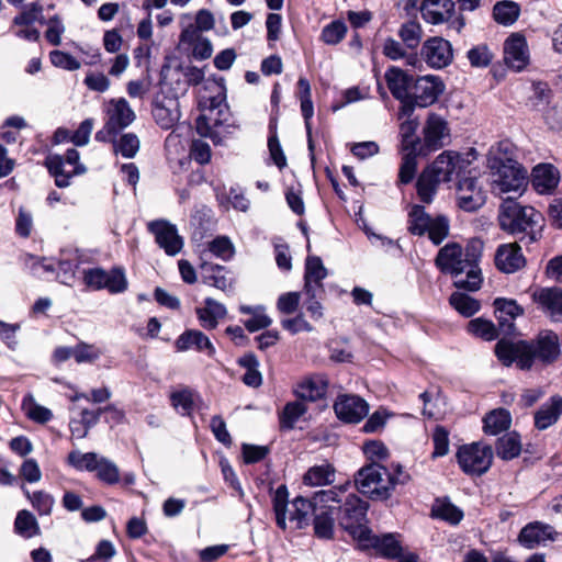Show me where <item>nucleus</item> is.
Segmentation results:
<instances>
[{
    "label": "nucleus",
    "instance_id": "nucleus-59",
    "mask_svg": "<svg viewBox=\"0 0 562 562\" xmlns=\"http://www.w3.org/2000/svg\"><path fill=\"white\" fill-rule=\"evenodd\" d=\"M189 156L191 160L203 166L211 161V147L206 138L193 136Z\"/></svg>",
    "mask_w": 562,
    "mask_h": 562
},
{
    "label": "nucleus",
    "instance_id": "nucleus-37",
    "mask_svg": "<svg viewBox=\"0 0 562 562\" xmlns=\"http://www.w3.org/2000/svg\"><path fill=\"white\" fill-rule=\"evenodd\" d=\"M211 342L202 331L195 329H189L182 333L175 342V348L178 352H184L188 350L202 351L209 348Z\"/></svg>",
    "mask_w": 562,
    "mask_h": 562
},
{
    "label": "nucleus",
    "instance_id": "nucleus-24",
    "mask_svg": "<svg viewBox=\"0 0 562 562\" xmlns=\"http://www.w3.org/2000/svg\"><path fill=\"white\" fill-rule=\"evenodd\" d=\"M45 167L55 178V184L58 188H67L70 186V179L86 172L85 166H76L70 168L65 164L64 157L57 154H50L46 157Z\"/></svg>",
    "mask_w": 562,
    "mask_h": 562
},
{
    "label": "nucleus",
    "instance_id": "nucleus-55",
    "mask_svg": "<svg viewBox=\"0 0 562 562\" xmlns=\"http://www.w3.org/2000/svg\"><path fill=\"white\" fill-rule=\"evenodd\" d=\"M97 473V477L106 484H116L120 481V470L117 465L103 457H100L94 471Z\"/></svg>",
    "mask_w": 562,
    "mask_h": 562
},
{
    "label": "nucleus",
    "instance_id": "nucleus-47",
    "mask_svg": "<svg viewBox=\"0 0 562 562\" xmlns=\"http://www.w3.org/2000/svg\"><path fill=\"white\" fill-rule=\"evenodd\" d=\"M15 532L24 538H32L40 535L41 529L35 516L26 510H20L14 521Z\"/></svg>",
    "mask_w": 562,
    "mask_h": 562
},
{
    "label": "nucleus",
    "instance_id": "nucleus-56",
    "mask_svg": "<svg viewBox=\"0 0 562 562\" xmlns=\"http://www.w3.org/2000/svg\"><path fill=\"white\" fill-rule=\"evenodd\" d=\"M220 467H221L223 479H224L225 483L232 490V495L237 496L240 501H244L245 492L243 490V486L240 484V481H239L237 474L235 473V471L232 468L228 460L225 458H222L220 460Z\"/></svg>",
    "mask_w": 562,
    "mask_h": 562
},
{
    "label": "nucleus",
    "instance_id": "nucleus-52",
    "mask_svg": "<svg viewBox=\"0 0 562 562\" xmlns=\"http://www.w3.org/2000/svg\"><path fill=\"white\" fill-rule=\"evenodd\" d=\"M431 513L434 517L448 521L451 525L459 524L463 518L462 510L448 499H437Z\"/></svg>",
    "mask_w": 562,
    "mask_h": 562
},
{
    "label": "nucleus",
    "instance_id": "nucleus-42",
    "mask_svg": "<svg viewBox=\"0 0 562 562\" xmlns=\"http://www.w3.org/2000/svg\"><path fill=\"white\" fill-rule=\"evenodd\" d=\"M292 510L289 520L295 522L297 529H303L308 525V514L314 512V503L312 499L297 496L292 502Z\"/></svg>",
    "mask_w": 562,
    "mask_h": 562
},
{
    "label": "nucleus",
    "instance_id": "nucleus-63",
    "mask_svg": "<svg viewBox=\"0 0 562 562\" xmlns=\"http://www.w3.org/2000/svg\"><path fill=\"white\" fill-rule=\"evenodd\" d=\"M468 59L471 66L483 68L491 64L493 54L486 45H477L468 52Z\"/></svg>",
    "mask_w": 562,
    "mask_h": 562
},
{
    "label": "nucleus",
    "instance_id": "nucleus-46",
    "mask_svg": "<svg viewBox=\"0 0 562 562\" xmlns=\"http://www.w3.org/2000/svg\"><path fill=\"white\" fill-rule=\"evenodd\" d=\"M297 87L302 116L304 119L305 128L307 132H310L311 119L314 115V106L311 95V85L306 78L300 77L297 80Z\"/></svg>",
    "mask_w": 562,
    "mask_h": 562
},
{
    "label": "nucleus",
    "instance_id": "nucleus-26",
    "mask_svg": "<svg viewBox=\"0 0 562 562\" xmlns=\"http://www.w3.org/2000/svg\"><path fill=\"white\" fill-rule=\"evenodd\" d=\"M531 297L553 319L562 316V289L538 288L533 290Z\"/></svg>",
    "mask_w": 562,
    "mask_h": 562
},
{
    "label": "nucleus",
    "instance_id": "nucleus-57",
    "mask_svg": "<svg viewBox=\"0 0 562 562\" xmlns=\"http://www.w3.org/2000/svg\"><path fill=\"white\" fill-rule=\"evenodd\" d=\"M99 458L100 457L94 452L82 453L78 450H75L68 454L67 460L68 463L77 470L93 472Z\"/></svg>",
    "mask_w": 562,
    "mask_h": 562
},
{
    "label": "nucleus",
    "instance_id": "nucleus-40",
    "mask_svg": "<svg viewBox=\"0 0 562 562\" xmlns=\"http://www.w3.org/2000/svg\"><path fill=\"white\" fill-rule=\"evenodd\" d=\"M335 481V468L329 463H323L310 468L303 476V482L308 486L329 485Z\"/></svg>",
    "mask_w": 562,
    "mask_h": 562
},
{
    "label": "nucleus",
    "instance_id": "nucleus-29",
    "mask_svg": "<svg viewBox=\"0 0 562 562\" xmlns=\"http://www.w3.org/2000/svg\"><path fill=\"white\" fill-rule=\"evenodd\" d=\"M456 3L452 0H423L420 13L423 19L430 24H442L454 12Z\"/></svg>",
    "mask_w": 562,
    "mask_h": 562
},
{
    "label": "nucleus",
    "instance_id": "nucleus-22",
    "mask_svg": "<svg viewBox=\"0 0 562 562\" xmlns=\"http://www.w3.org/2000/svg\"><path fill=\"white\" fill-rule=\"evenodd\" d=\"M106 132L116 134L135 120V113L124 98L112 99L108 108Z\"/></svg>",
    "mask_w": 562,
    "mask_h": 562
},
{
    "label": "nucleus",
    "instance_id": "nucleus-51",
    "mask_svg": "<svg viewBox=\"0 0 562 562\" xmlns=\"http://www.w3.org/2000/svg\"><path fill=\"white\" fill-rule=\"evenodd\" d=\"M402 164L398 171V182L408 184L416 175L417 157L423 156L420 150H402Z\"/></svg>",
    "mask_w": 562,
    "mask_h": 562
},
{
    "label": "nucleus",
    "instance_id": "nucleus-10",
    "mask_svg": "<svg viewBox=\"0 0 562 562\" xmlns=\"http://www.w3.org/2000/svg\"><path fill=\"white\" fill-rule=\"evenodd\" d=\"M461 470L469 475H482L488 471L493 461L491 446L473 442L459 448L457 452Z\"/></svg>",
    "mask_w": 562,
    "mask_h": 562
},
{
    "label": "nucleus",
    "instance_id": "nucleus-62",
    "mask_svg": "<svg viewBox=\"0 0 562 562\" xmlns=\"http://www.w3.org/2000/svg\"><path fill=\"white\" fill-rule=\"evenodd\" d=\"M346 33L347 26L345 22L337 20L330 22L322 30L321 38L328 45H336L345 37Z\"/></svg>",
    "mask_w": 562,
    "mask_h": 562
},
{
    "label": "nucleus",
    "instance_id": "nucleus-58",
    "mask_svg": "<svg viewBox=\"0 0 562 562\" xmlns=\"http://www.w3.org/2000/svg\"><path fill=\"white\" fill-rule=\"evenodd\" d=\"M139 150V139L133 133L123 134L119 140L114 142V153L121 154L125 158H133Z\"/></svg>",
    "mask_w": 562,
    "mask_h": 562
},
{
    "label": "nucleus",
    "instance_id": "nucleus-19",
    "mask_svg": "<svg viewBox=\"0 0 562 562\" xmlns=\"http://www.w3.org/2000/svg\"><path fill=\"white\" fill-rule=\"evenodd\" d=\"M498 335L512 336L516 333L515 319L524 314V308L515 300L497 297L494 301Z\"/></svg>",
    "mask_w": 562,
    "mask_h": 562
},
{
    "label": "nucleus",
    "instance_id": "nucleus-60",
    "mask_svg": "<svg viewBox=\"0 0 562 562\" xmlns=\"http://www.w3.org/2000/svg\"><path fill=\"white\" fill-rule=\"evenodd\" d=\"M24 493L41 516L50 515L55 504V501L50 494L43 491H37L31 494L29 490H24Z\"/></svg>",
    "mask_w": 562,
    "mask_h": 562
},
{
    "label": "nucleus",
    "instance_id": "nucleus-4",
    "mask_svg": "<svg viewBox=\"0 0 562 562\" xmlns=\"http://www.w3.org/2000/svg\"><path fill=\"white\" fill-rule=\"evenodd\" d=\"M409 475L401 464L387 469L378 462L362 467L355 475V486L363 495L374 501H384L391 496L396 485L405 484Z\"/></svg>",
    "mask_w": 562,
    "mask_h": 562
},
{
    "label": "nucleus",
    "instance_id": "nucleus-61",
    "mask_svg": "<svg viewBox=\"0 0 562 562\" xmlns=\"http://www.w3.org/2000/svg\"><path fill=\"white\" fill-rule=\"evenodd\" d=\"M234 281V274L227 267L213 263V288L232 292Z\"/></svg>",
    "mask_w": 562,
    "mask_h": 562
},
{
    "label": "nucleus",
    "instance_id": "nucleus-1",
    "mask_svg": "<svg viewBox=\"0 0 562 562\" xmlns=\"http://www.w3.org/2000/svg\"><path fill=\"white\" fill-rule=\"evenodd\" d=\"M560 353V338L552 330L540 331L531 341L513 342L503 338L495 345V355L504 366L509 367L516 362L521 370H529L535 360L552 363Z\"/></svg>",
    "mask_w": 562,
    "mask_h": 562
},
{
    "label": "nucleus",
    "instance_id": "nucleus-7",
    "mask_svg": "<svg viewBox=\"0 0 562 562\" xmlns=\"http://www.w3.org/2000/svg\"><path fill=\"white\" fill-rule=\"evenodd\" d=\"M407 229L416 236L427 235L435 245H440L450 232V221L446 215H429L423 205L415 204L408 213Z\"/></svg>",
    "mask_w": 562,
    "mask_h": 562
},
{
    "label": "nucleus",
    "instance_id": "nucleus-48",
    "mask_svg": "<svg viewBox=\"0 0 562 562\" xmlns=\"http://www.w3.org/2000/svg\"><path fill=\"white\" fill-rule=\"evenodd\" d=\"M307 407L303 402L295 401L288 403L280 414V428L291 430L296 422L306 413Z\"/></svg>",
    "mask_w": 562,
    "mask_h": 562
},
{
    "label": "nucleus",
    "instance_id": "nucleus-53",
    "mask_svg": "<svg viewBox=\"0 0 562 562\" xmlns=\"http://www.w3.org/2000/svg\"><path fill=\"white\" fill-rule=\"evenodd\" d=\"M423 30L418 22L407 21L403 23L398 30V36L404 46L408 49L418 47L422 41Z\"/></svg>",
    "mask_w": 562,
    "mask_h": 562
},
{
    "label": "nucleus",
    "instance_id": "nucleus-31",
    "mask_svg": "<svg viewBox=\"0 0 562 562\" xmlns=\"http://www.w3.org/2000/svg\"><path fill=\"white\" fill-rule=\"evenodd\" d=\"M196 117L194 120V132L201 138L211 136L210 114L211 94L204 86L198 91Z\"/></svg>",
    "mask_w": 562,
    "mask_h": 562
},
{
    "label": "nucleus",
    "instance_id": "nucleus-41",
    "mask_svg": "<svg viewBox=\"0 0 562 562\" xmlns=\"http://www.w3.org/2000/svg\"><path fill=\"white\" fill-rule=\"evenodd\" d=\"M327 383L319 378H310L302 381L295 389L296 396L302 401L314 402L326 394Z\"/></svg>",
    "mask_w": 562,
    "mask_h": 562
},
{
    "label": "nucleus",
    "instance_id": "nucleus-23",
    "mask_svg": "<svg viewBox=\"0 0 562 562\" xmlns=\"http://www.w3.org/2000/svg\"><path fill=\"white\" fill-rule=\"evenodd\" d=\"M555 535L557 532L550 525L533 521L520 530L518 541L526 549H535L539 546H546L549 541H553Z\"/></svg>",
    "mask_w": 562,
    "mask_h": 562
},
{
    "label": "nucleus",
    "instance_id": "nucleus-33",
    "mask_svg": "<svg viewBox=\"0 0 562 562\" xmlns=\"http://www.w3.org/2000/svg\"><path fill=\"white\" fill-rule=\"evenodd\" d=\"M337 519L336 506H321L314 508V532L319 539H331L334 536L335 520Z\"/></svg>",
    "mask_w": 562,
    "mask_h": 562
},
{
    "label": "nucleus",
    "instance_id": "nucleus-13",
    "mask_svg": "<svg viewBox=\"0 0 562 562\" xmlns=\"http://www.w3.org/2000/svg\"><path fill=\"white\" fill-rule=\"evenodd\" d=\"M384 79L391 94L400 102L401 114H412V105L411 101H408V97L412 92L415 78L400 67L390 66L384 74Z\"/></svg>",
    "mask_w": 562,
    "mask_h": 562
},
{
    "label": "nucleus",
    "instance_id": "nucleus-5",
    "mask_svg": "<svg viewBox=\"0 0 562 562\" xmlns=\"http://www.w3.org/2000/svg\"><path fill=\"white\" fill-rule=\"evenodd\" d=\"M542 215L532 206H524L513 198H507L501 205L498 222L503 231L519 235L520 241L529 245L541 236Z\"/></svg>",
    "mask_w": 562,
    "mask_h": 562
},
{
    "label": "nucleus",
    "instance_id": "nucleus-8",
    "mask_svg": "<svg viewBox=\"0 0 562 562\" xmlns=\"http://www.w3.org/2000/svg\"><path fill=\"white\" fill-rule=\"evenodd\" d=\"M211 12L200 10L193 22L189 23L181 32L180 42L192 50L195 59H206L211 56L210 44Z\"/></svg>",
    "mask_w": 562,
    "mask_h": 562
},
{
    "label": "nucleus",
    "instance_id": "nucleus-50",
    "mask_svg": "<svg viewBox=\"0 0 562 562\" xmlns=\"http://www.w3.org/2000/svg\"><path fill=\"white\" fill-rule=\"evenodd\" d=\"M450 305L464 317H471L480 311L481 304L477 300L461 292H454L449 299Z\"/></svg>",
    "mask_w": 562,
    "mask_h": 562
},
{
    "label": "nucleus",
    "instance_id": "nucleus-64",
    "mask_svg": "<svg viewBox=\"0 0 562 562\" xmlns=\"http://www.w3.org/2000/svg\"><path fill=\"white\" fill-rule=\"evenodd\" d=\"M50 63L58 68L74 71L81 67L80 61H78L74 56L70 54L63 52V50H53L49 54Z\"/></svg>",
    "mask_w": 562,
    "mask_h": 562
},
{
    "label": "nucleus",
    "instance_id": "nucleus-20",
    "mask_svg": "<svg viewBox=\"0 0 562 562\" xmlns=\"http://www.w3.org/2000/svg\"><path fill=\"white\" fill-rule=\"evenodd\" d=\"M337 417L346 423L356 424L369 413V404L358 395H340L334 404Z\"/></svg>",
    "mask_w": 562,
    "mask_h": 562
},
{
    "label": "nucleus",
    "instance_id": "nucleus-17",
    "mask_svg": "<svg viewBox=\"0 0 562 562\" xmlns=\"http://www.w3.org/2000/svg\"><path fill=\"white\" fill-rule=\"evenodd\" d=\"M423 60L431 68L441 69L453 59L452 45L443 37L435 36L426 40L420 49Z\"/></svg>",
    "mask_w": 562,
    "mask_h": 562
},
{
    "label": "nucleus",
    "instance_id": "nucleus-25",
    "mask_svg": "<svg viewBox=\"0 0 562 562\" xmlns=\"http://www.w3.org/2000/svg\"><path fill=\"white\" fill-rule=\"evenodd\" d=\"M359 544L366 549H375L381 553V555L389 559L398 558L402 553L400 541L394 535L386 533L383 536H376L372 533L371 529L368 531V536H364Z\"/></svg>",
    "mask_w": 562,
    "mask_h": 562
},
{
    "label": "nucleus",
    "instance_id": "nucleus-36",
    "mask_svg": "<svg viewBox=\"0 0 562 562\" xmlns=\"http://www.w3.org/2000/svg\"><path fill=\"white\" fill-rule=\"evenodd\" d=\"M496 456L504 461L513 460L522 451L520 435L516 431H509L499 437L495 445Z\"/></svg>",
    "mask_w": 562,
    "mask_h": 562
},
{
    "label": "nucleus",
    "instance_id": "nucleus-43",
    "mask_svg": "<svg viewBox=\"0 0 562 562\" xmlns=\"http://www.w3.org/2000/svg\"><path fill=\"white\" fill-rule=\"evenodd\" d=\"M289 506V492L285 485H280L272 495V507L276 515L277 526L286 529V513Z\"/></svg>",
    "mask_w": 562,
    "mask_h": 562
},
{
    "label": "nucleus",
    "instance_id": "nucleus-35",
    "mask_svg": "<svg viewBox=\"0 0 562 562\" xmlns=\"http://www.w3.org/2000/svg\"><path fill=\"white\" fill-rule=\"evenodd\" d=\"M510 425L512 415L506 408L493 409L483 418V430L490 436H497L508 430Z\"/></svg>",
    "mask_w": 562,
    "mask_h": 562
},
{
    "label": "nucleus",
    "instance_id": "nucleus-11",
    "mask_svg": "<svg viewBox=\"0 0 562 562\" xmlns=\"http://www.w3.org/2000/svg\"><path fill=\"white\" fill-rule=\"evenodd\" d=\"M443 80L436 75H426L415 78L412 92L408 97L412 105V114L416 108H427L435 104L445 92Z\"/></svg>",
    "mask_w": 562,
    "mask_h": 562
},
{
    "label": "nucleus",
    "instance_id": "nucleus-27",
    "mask_svg": "<svg viewBox=\"0 0 562 562\" xmlns=\"http://www.w3.org/2000/svg\"><path fill=\"white\" fill-rule=\"evenodd\" d=\"M328 276L323 260L318 256H307L304 269L303 293H314V291H324L323 281Z\"/></svg>",
    "mask_w": 562,
    "mask_h": 562
},
{
    "label": "nucleus",
    "instance_id": "nucleus-16",
    "mask_svg": "<svg viewBox=\"0 0 562 562\" xmlns=\"http://www.w3.org/2000/svg\"><path fill=\"white\" fill-rule=\"evenodd\" d=\"M148 231L155 236L157 245L168 256H177L183 248V238L179 235L177 226L166 220H156L148 223Z\"/></svg>",
    "mask_w": 562,
    "mask_h": 562
},
{
    "label": "nucleus",
    "instance_id": "nucleus-9",
    "mask_svg": "<svg viewBox=\"0 0 562 562\" xmlns=\"http://www.w3.org/2000/svg\"><path fill=\"white\" fill-rule=\"evenodd\" d=\"M213 82H215L220 89L217 95H213V146H220L225 145L226 140L237 133L239 125L236 123L228 104L225 102L223 85L215 81L214 78Z\"/></svg>",
    "mask_w": 562,
    "mask_h": 562
},
{
    "label": "nucleus",
    "instance_id": "nucleus-30",
    "mask_svg": "<svg viewBox=\"0 0 562 562\" xmlns=\"http://www.w3.org/2000/svg\"><path fill=\"white\" fill-rule=\"evenodd\" d=\"M525 262L521 248L517 243L501 245L496 250L495 265L505 273H513L519 270L525 266Z\"/></svg>",
    "mask_w": 562,
    "mask_h": 562
},
{
    "label": "nucleus",
    "instance_id": "nucleus-38",
    "mask_svg": "<svg viewBox=\"0 0 562 562\" xmlns=\"http://www.w3.org/2000/svg\"><path fill=\"white\" fill-rule=\"evenodd\" d=\"M351 487L352 485L347 482L346 484L334 486L329 490H322L316 492L312 498L314 508H319L321 506L341 505L345 501V497L348 495L347 492Z\"/></svg>",
    "mask_w": 562,
    "mask_h": 562
},
{
    "label": "nucleus",
    "instance_id": "nucleus-12",
    "mask_svg": "<svg viewBox=\"0 0 562 562\" xmlns=\"http://www.w3.org/2000/svg\"><path fill=\"white\" fill-rule=\"evenodd\" d=\"M469 165V161L459 153L446 150L425 169L438 181L451 182L465 175Z\"/></svg>",
    "mask_w": 562,
    "mask_h": 562
},
{
    "label": "nucleus",
    "instance_id": "nucleus-18",
    "mask_svg": "<svg viewBox=\"0 0 562 562\" xmlns=\"http://www.w3.org/2000/svg\"><path fill=\"white\" fill-rule=\"evenodd\" d=\"M458 205L465 212H474L485 203V195L475 177L459 178L457 183Z\"/></svg>",
    "mask_w": 562,
    "mask_h": 562
},
{
    "label": "nucleus",
    "instance_id": "nucleus-45",
    "mask_svg": "<svg viewBox=\"0 0 562 562\" xmlns=\"http://www.w3.org/2000/svg\"><path fill=\"white\" fill-rule=\"evenodd\" d=\"M439 183L440 181L424 169L416 181V191L420 202L425 204L431 203Z\"/></svg>",
    "mask_w": 562,
    "mask_h": 562
},
{
    "label": "nucleus",
    "instance_id": "nucleus-44",
    "mask_svg": "<svg viewBox=\"0 0 562 562\" xmlns=\"http://www.w3.org/2000/svg\"><path fill=\"white\" fill-rule=\"evenodd\" d=\"M519 14V4L510 0L498 1L493 8V16L495 21L503 25L514 24Z\"/></svg>",
    "mask_w": 562,
    "mask_h": 562
},
{
    "label": "nucleus",
    "instance_id": "nucleus-34",
    "mask_svg": "<svg viewBox=\"0 0 562 562\" xmlns=\"http://www.w3.org/2000/svg\"><path fill=\"white\" fill-rule=\"evenodd\" d=\"M412 116L413 114L402 115L401 108L398 109V119L403 120L400 125L401 150H422V140L415 137L419 123Z\"/></svg>",
    "mask_w": 562,
    "mask_h": 562
},
{
    "label": "nucleus",
    "instance_id": "nucleus-21",
    "mask_svg": "<svg viewBox=\"0 0 562 562\" xmlns=\"http://www.w3.org/2000/svg\"><path fill=\"white\" fill-rule=\"evenodd\" d=\"M504 61L516 70H522L529 63V50L524 35L512 34L504 43Z\"/></svg>",
    "mask_w": 562,
    "mask_h": 562
},
{
    "label": "nucleus",
    "instance_id": "nucleus-15",
    "mask_svg": "<svg viewBox=\"0 0 562 562\" xmlns=\"http://www.w3.org/2000/svg\"><path fill=\"white\" fill-rule=\"evenodd\" d=\"M423 136L422 155L442 148L450 137L448 122L435 112L429 113L423 127Z\"/></svg>",
    "mask_w": 562,
    "mask_h": 562
},
{
    "label": "nucleus",
    "instance_id": "nucleus-32",
    "mask_svg": "<svg viewBox=\"0 0 562 562\" xmlns=\"http://www.w3.org/2000/svg\"><path fill=\"white\" fill-rule=\"evenodd\" d=\"M562 415V396L553 395L535 413V427L546 430L554 425Z\"/></svg>",
    "mask_w": 562,
    "mask_h": 562
},
{
    "label": "nucleus",
    "instance_id": "nucleus-54",
    "mask_svg": "<svg viewBox=\"0 0 562 562\" xmlns=\"http://www.w3.org/2000/svg\"><path fill=\"white\" fill-rule=\"evenodd\" d=\"M468 330L472 335L486 341L494 340L498 337V330L494 323L481 317L470 321L468 324Z\"/></svg>",
    "mask_w": 562,
    "mask_h": 562
},
{
    "label": "nucleus",
    "instance_id": "nucleus-49",
    "mask_svg": "<svg viewBox=\"0 0 562 562\" xmlns=\"http://www.w3.org/2000/svg\"><path fill=\"white\" fill-rule=\"evenodd\" d=\"M22 409L30 419L40 424H45L53 418L52 411L37 404L31 394L24 396L22 401Z\"/></svg>",
    "mask_w": 562,
    "mask_h": 562
},
{
    "label": "nucleus",
    "instance_id": "nucleus-28",
    "mask_svg": "<svg viewBox=\"0 0 562 562\" xmlns=\"http://www.w3.org/2000/svg\"><path fill=\"white\" fill-rule=\"evenodd\" d=\"M560 182V172L551 164H539L531 171V184L540 194L551 193Z\"/></svg>",
    "mask_w": 562,
    "mask_h": 562
},
{
    "label": "nucleus",
    "instance_id": "nucleus-2",
    "mask_svg": "<svg viewBox=\"0 0 562 562\" xmlns=\"http://www.w3.org/2000/svg\"><path fill=\"white\" fill-rule=\"evenodd\" d=\"M481 247L476 243L469 245L463 251L458 243H448L439 249L435 265L446 274L454 278L453 285L458 289L476 291L482 283L481 269L477 261Z\"/></svg>",
    "mask_w": 562,
    "mask_h": 562
},
{
    "label": "nucleus",
    "instance_id": "nucleus-14",
    "mask_svg": "<svg viewBox=\"0 0 562 562\" xmlns=\"http://www.w3.org/2000/svg\"><path fill=\"white\" fill-rule=\"evenodd\" d=\"M83 281L87 286L93 290L106 289L110 293H122L127 289L125 272L119 267L110 271L102 268L85 270Z\"/></svg>",
    "mask_w": 562,
    "mask_h": 562
},
{
    "label": "nucleus",
    "instance_id": "nucleus-3",
    "mask_svg": "<svg viewBox=\"0 0 562 562\" xmlns=\"http://www.w3.org/2000/svg\"><path fill=\"white\" fill-rule=\"evenodd\" d=\"M487 167L492 175V191L495 194L517 193L520 195L528 184V171L515 158L514 146L502 140L492 146L487 154Z\"/></svg>",
    "mask_w": 562,
    "mask_h": 562
},
{
    "label": "nucleus",
    "instance_id": "nucleus-39",
    "mask_svg": "<svg viewBox=\"0 0 562 562\" xmlns=\"http://www.w3.org/2000/svg\"><path fill=\"white\" fill-rule=\"evenodd\" d=\"M199 401V395L191 389L183 386L171 392L172 407L181 415H190Z\"/></svg>",
    "mask_w": 562,
    "mask_h": 562
},
{
    "label": "nucleus",
    "instance_id": "nucleus-6",
    "mask_svg": "<svg viewBox=\"0 0 562 562\" xmlns=\"http://www.w3.org/2000/svg\"><path fill=\"white\" fill-rule=\"evenodd\" d=\"M368 503L362 501L353 492L348 493L341 505L336 506L339 526L347 531L358 543L368 536L370 528L367 526Z\"/></svg>",
    "mask_w": 562,
    "mask_h": 562
}]
</instances>
